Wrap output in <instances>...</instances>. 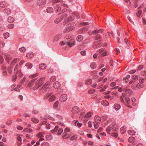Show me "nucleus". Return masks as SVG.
<instances>
[{
    "instance_id": "obj_27",
    "label": "nucleus",
    "mask_w": 146,
    "mask_h": 146,
    "mask_svg": "<svg viewBox=\"0 0 146 146\" xmlns=\"http://www.w3.org/2000/svg\"><path fill=\"white\" fill-rule=\"evenodd\" d=\"M17 60L16 58L13 59L10 65V67L11 68H13V67L14 65L17 62Z\"/></svg>"
},
{
    "instance_id": "obj_11",
    "label": "nucleus",
    "mask_w": 146,
    "mask_h": 146,
    "mask_svg": "<svg viewBox=\"0 0 146 146\" xmlns=\"http://www.w3.org/2000/svg\"><path fill=\"white\" fill-rule=\"evenodd\" d=\"M97 52L100 54H101H101V56H106L107 53V52L106 50H104L102 48L99 49L98 50Z\"/></svg>"
},
{
    "instance_id": "obj_29",
    "label": "nucleus",
    "mask_w": 146,
    "mask_h": 146,
    "mask_svg": "<svg viewBox=\"0 0 146 146\" xmlns=\"http://www.w3.org/2000/svg\"><path fill=\"white\" fill-rule=\"evenodd\" d=\"M128 133L129 134L131 135H134L135 133V132L134 131L131 130H129L128 131Z\"/></svg>"
},
{
    "instance_id": "obj_6",
    "label": "nucleus",
    "mask_w": 146,
    "mask_h": 146,
    "mask_svg": "<svg viewBox=\"0 0 146 146\" xmlns=\"http://www.w3.org/2000/svg\"><path fill=\"white\" fill-rule=\"evenodd\" d=\"M135 139L134 137H131L128 139V141L130 143H132V145H134L137 143V142L135 141Z\"/></svg>"
},
{
    "instance_id": "obj_57",
    "label": "nucleus",
    "mask_w": 146,
    "mask_h": 146,
    "mask_svg": "<svg viewBox=\"0 0 146 146\" xmlns=\"http://www.w3.org/2000/svg\"><path fill=\"white\" fill-rule=\"evenodd\" d=\"M38 75V74L37 73L36 74H35L33 75H32L29 76V77L30 78H33L34 77H36Z\"/></svg>"
},
{
    "instance_id": "obj_35",
    "label": "nucleus",
    "mask_w": 146,
    "mask_h": 146,
    "mask_svg": "<svg viewBox=\"0 0 146 146\" xmlns=\"http://www.w3.org/2000/svg\"><path fill=\"white\" fill-rule=\"evenodd\" d=\"M52 94V92H50L48 94L45 95L44 97V99H46L49 97Z\"/></svg>"
},
{
    "instance_id": "obj_13",
    "label": "nucleus",
    "mask_w": 146,
    "mask_h": 146,
    "mask_svg": "<svg viewBox=\"0 0 146 146\" xmlns=\"http://www.w3.org/2000/svg\"><path fill=\"white\" fill-rule=\"evenodd\" d=\"M72 111L73 113L75 114L78 112L79 111V109L78 107L74 106L72 108Z\"/></svg>"
},
{
    "instance_id": "obj_47",
    "label": "nucleus",
    "mask_w": 146,
    "mask_h": 146,
    "mask_svg": "<svg viewBox=\"0 0 146 146\" xmlns=\"http://www.w3.org/2000/svg\"><path fill=\"white\" fill-rule=\"evenodd\" d=\"M9 33L7 32L5 33L4 34V37L5 38H7L9 36Z\"/></svg>"
},
{
    "instance_id": "obj_51",
    "label": "nucleus",
    "mask_w": 146,
    "mask_h": 146,
    "mask_svg": "<svg viewBox=\"0 0 146 146\" xmlns=\"http://www.w3.org/2000/svg\"><path fill=\"white\" fill-rule=\"evenodd\" d=\"M101 38V36L99 34H97L96 35L95 38L96 40H98V39Z\"/></svg>"
},
{
    "instance_id": "obj_49",
    "label": "nucleus",
    "mask_w": 146,
    "mask_h": 146,
    "mask_svg": "<svg viewBox=\"0 0 146 146\" xmlns=\"http://www.w3.org/2000/svg\"><path fill=\"white\" fill-rule=\"evenodd\" d=\"M141 13V10H139L136 13L137 16V17H139Z\"/></svg>"
},
{
    "instance_id": "obj_50",
    "label": "nucleus",
    "mask_w": 146,
    "mask_h": 146,
    "mask_svg": "<svg viewBox=\"0 0 146 146\" xmlns=\"http://www.w3.org/2000/svg\"><path fill=\"white\" fill-rule=\"evenodd\" d=\"M37 136L39 137H44L43 133L42 132L39 133L37 135Z\"/></svg>"
},
{
    "instance_id": "obj_46",
    "label": "nucleus",
    "mask_w": 146,
    "mask_h": 146,
    "mask_svg": "<svg viewBox=\"0 0 146 146\" xmlns=\"http://www.w3.org/2000/svg\"><path fill=\"white\" fill-rule=\"evenodd\" d=\"M63 130L62 128H60L59 129L58 132V135L61 134L63 132Z\"/></svg>"
},
{
    "instance_id": "obj_9",
    "label": "nucleus",
    "mask_w": 146,
    "mask_h": 146,
    "mask_svg": "<svg viewBox=\"0 0 146 146\" xmlns=\"http://www.w3.org/2000/svg\"><path fill=\"white\" fill-rule=\"evenodd\" d=\"M95 121L94 123L96 124H100L101 121V118L98 115H96L94 118Z\"/></svg>"
},
{
    "instance_id": "obj_54",
    "label": "nucleus",
    "mask_w": 146,
    "mask_h": 146,
    "mask_svg": "<svg viewBox=\"0 0 146 146\" xmlns=\"http://www.w3.org/2000/svg\"><path fill=\"white\" fill-rule=\"evenodd\" d=\"M14 27V25L13 24H10L8 25V27L9 29H13Z\"/></svg>"
},
{
    "instance_id": "obj_28",
    "label": "nucleus",
    "mask_w": 146,
    "mask_h": 146,
    "mask_svg": "<svg viewBox=\"0 0 146 146\" xmlns=\"http://www.w3.org/2000/svg\"><path fill=\"white\" fill-rule=\"evenodd\" d=\"M8 21L10 23H13L14 21V19L11 17H9L8 18Z\"/></svg>"
},
{
    "instance_id": "obj_26",
    "label": "nucleus",
    "mask_w": 146,
    "mask_h": 146,
    "mask_svg": "<svg viewBox=\"0 0 146 146\" xmlns=\"http://www.w3.org/2000/svg\"><path fill=\"white\" fill-rule=\"evenodd\" d=\"M102 105L105 106H106L108 105L109 103L106 100L102 101L101 102Z\"/></svg>"
},
{
    "instance_id": "obj_8",
    "label": "nucleus",
    "mask_w": 146,
    "mask_h": 146,
    "mask_svg": "<svg viewBox=\"0 0 146 146\" xmlns=\"http://www.w3.org/2000/svg\"><path fill=\"white\" fill-rule=\"evenodd\" d=\"M102 45V44L100 43L98 41H95L94 42L93 46L94 48H96L101 47Z\"/></svg>"
},
{
    "instance_id": "obj_38",
    "label": "nucleus",
    "mask_w": 146,
    "mask_h": 146,
    "mask_svg": "<svg viewBox=\"0 0 146 146\" xmlns=\"http://www.w3.org/2000/svg\"><path fill=\"white\" fill-rule=\"evenodd\" d=\"M67 15L65 13H64L61 16L60 18V19H61V21L62 20L66 19V18L67 17Z\"/></svg>"
},
{
    "instance_id": "obj_45",
    "label": "nucleus",
    "mask_w": 146,
    "mask_h": 146,
    "mask_svg": "<svg viewBox=\"0 0 146 146\" xmlns=\"http://www.w3.org/2000/svg\"><path fill=\"white\" fill-rule=\"evenodd\" d=\"M138 76L137 75H134L132 77V78L135 80H137L138 79Z\"/></svg>"
},
{
    "instance_id": "obj_24",
    "label": "nucleus",
    "mask_w": 146,
    "mask_h": 146,
    "mask_svg": "<svg viewBox=\"0 0 146 146\" xmlns=\"http://www.w3.org/2000/svg\"><path fill=\"white\" fill-rule=\"evenodd\" d=\"M7 5V3L5 1H2L0 3V6L2 8L6 7Z\"/></svg>"
},
{
    "instance_id": "obj_59",
    "label": "nucleus",
    "mask_w": 146,
    "mask_h": 146,
    "mask_svg": "<svg viewBox=\"0 0 146 146\" xmlns=\"http://www.w3.org/2000/svg\"><path fill=\"white\" fill-rule=\"evenodd\" d=\"M123 97L121 96H120V99L121 101V102L123 103H124V101L123 98Z\"/></svg>"
},
{
    "instance_id": "obj_60",
    "label": "nucleus",
    "mask_w": 146,
    "mask_h": 146,
    "mask_svg": "<svg viewBox=\"0 0 146 146\" xmlns=\"http://www.w3.org/2000/svg\"><path fill=\"white\" fill-rule=\"evenodd\" d=\"M125 100V101L126 102L128 103L129 104L130 102V100L129 99L128 97H127L126 98H124Z\"/></svg>"
},
{
    "instance_id": "obj_44",
    "label": "nucleus",
    "mask_w": 146,
    "mask_h": 146,
    "mask_svg": "<svg viewBox=\"0 0 146 146\" xmlns=\"http://www.w3.org/2000/svg\"><path fill=\"white\" fill-rule=\"evenodd\" d=\"M61 19H60V18H57L55 20L54 22L56 23H59L61 21Z\"/></svg>"
},
{
    "instance_id": "obj_30",
    "label": "nucleus",
    "mask_w": 146,
    "mask_h": 146,
    "mask_svg": "<svg viewBox=\"0 0 146 146\" xmlns=\"http://www.w3.org/2000/svg\"><path fill=\"white\" fill-rule=\"evenodd\" d=\"M92 114V113L91 112H89L86 114L84 116V117L86 118H88L91 117Z\"/></svg>"
},
{
    "instance_id": "obj_17",
    "label": "nucleus",
    "mask_w": 146,
    "mask_h": 146,
    "mask_svg": "<svg viewBox=\"0 0 146 146\" xmlns=\"http://www.w3.org/2000/svg\"><path fill=\"white\" fill-rule=\"evenodd\" d=\"M46 67V66L45 64L42 63L39 65V68L40 70H44Z\"/></svg>"
},
{
    "instance_id": "obj_40",
    "label": "nucleus",
    "mask_w": 146,
    "mask_h": 146,
    "mask_svg": "<svg viewBox=\"0 0 146 146\" xmlns=\"http://www.w3.org/2000/svg\"><path fill=\"white\" fill-rule=\"evenodd\" d=\"M126 130L124 127H122L120 129V132L122 134H124L126 132Z\"/></svg>"
},
{
    "instance_id": "obj_39",
    "label": "nucleus",
    "mask_w": 146,
    "mask_h": 146,
    "mask_svg": "<svg viewBox=\"0 0 146 146\" xmlns=\"http://www.w3.org/2000/svg\"><path fill=\"white\" fill-rule=\"evenodd\" d=\"M17 139L18 141V144L19 145H20L21 144V138L19 136L17 137Z\"/></svg>"
},
{
    "instance_id": "obj_25",
    "label": "nucleus",
    "mask_w": 146,
    "mask_h": 146,
    "mask_svg": "<svg viewBox=\"0 0 146 146\" xmlns=\"http://www.w3.org/2000/svg\"><path fill=\"white\" fill-rule=\"evenodd\" d=\"M5 56L6 61L9 62V60H10L11 58V56L9 54H5Z\"/></svg>"
},
{
    "instance_id": "obj_23",
    "label": "nucleus",
    "mask_w": 146,
    "mask_h": 146,
    "mask_svg": "<svg viewBox=\"0 0 146 146\" xmlns=\"http://www.w3.org/2000/svg\"><path fill=\"white\" fill-rule=\"evenodd\" d=\"M46 11L48 13H51L53 12V9L51 7H48L46 9Z\"/></svg>"
},
{
    "instance_id": "obj_33",
    "label": "nucleus",
    "mask_w": 146,
    "mask_h": 146,
    "mask_svg": "<svg viewBox=\"0 0 146 146\" xmlns=\"http://www.w3.org/2000/svg\"><path fill=\"white\" fill-rule=\"evenodd\" d=\"M86 84L89 85L92 82V80L90 79H88L85 80V82Z\"/></svg>"
},
{
    "instance_id": "obj_20",
    "label": "nucleus",
    "mask_w": 146,
    "mask_h": 146,
    "mask_svg": "<svg viewBox=\"0 0 146 146\" xmlns=\"http://www.w3.org/2000/svg\"><path fill=\"white\" fill-rule=\"evenodd\" d=\"M3 11L7 15H8L11 13L10 10L9 9L7 8L4 9Z\"/></svg>"
},
{
    "instance_id": "obj_5",
    "label": "nucleus",
    "mask_w": 146,
    "mask_h": 146,
    "mask_svg": "<svg viewBox=\"0 0 146 146\" xmlns=\"http://www.w3.org/2000/svg\"><path fill=\"white\" fill-rule=\"evenodd\" d=\"M75 29V27H73L71 24L68 25L66 28L64 29V32L65 33L69 32Z\"/></svg>"
},
{
    "instance_id": "obj_62",
    "label": "nucleus",
    "mask_w": 146,
    "mask_h": 146,
    "mask_svg": "<svg viewBox=\"0 0 146 146\" xmlns=\"http://www.w3.org/2000/svg\"><path fill=\"white\" fill-rule=\"evenodd\" d=\"M80 53L82 55L85 56L86 55V51L85 50L81 51Z\"/></svg>"
},
{
    "instance_id": "obj_58",
    "label": "nucleus",
    "mask_w": 146,
    "mask_h": 146,
    "mask_svg": "<svg viewBox=\"0 0 146 146\" xmlns=\"http://www.w3.org/2000/svg\"><path fill=\"white\" fill-rule=\"evenodd\" d=\"M94 128L96 129H97L99 127V124H96L95 123H94Z\"/></svg>"
},
{
    "instance_id": "obj_15",
    "label": "nucleus",
    "mask_w": 146,
    "mask_h": 146,
    "mask_svg": "<svg viewBox=\"0 0 146 146\" xmlns=\"http://www.w3.org/2000/svg\"><path fill=\"white\" fill-rule=\"evenodd\" d=\"M74 19V17L73 16H71L68 17V19H65V21L66 22H70L73 21Z\"/></svg>"
},
{
    "instance_id": "obj_12",
    "label": "nucleus",
    "mask_w": 146,
    "mask_h": 146,
    "mask_svg": "<svg viewBox=\"0 0 146 146\" xmlns=\"http://www.w3.org/2000/svg\"><path fill=\"white\" fill-rule=\"evenodd\" d=\"M46 2V0H38L37 1V3L38 5L40 6L44 5Z\"/></svg>"
},
{
    "instance_id": "obj_3",
    "label": "nucleus",
    "mask_w": 146,
    "mask_h": 146,
    "mask_svg": "<svg viewBox=\"0 0 146 146\" xmlns=\"http://www.w3.org/2000/svg\"><path fill=\"white\" fill-rule=\"evenodd\" d=\"M75 43L74 41H73L72 43L68 41L64 42L62 41L60 42V44L62 46H67L69 45L70 47H71L75 44Z\"/></svg>"
},
{
    "instance_id": "obj_14",
    "label": "nucleus",
    "mask_w": 146,
    "mask_h": 146,
    "mask_svg": "<svg viewBox=\"0 0 146 146\" xmlns=\"http://www.w3.org/2000/svg\"><path fill=\"white\" fill-rule=\"evenodd\" d=\"M60 86V84L58 82H54L53 84V87L54 88H58Z\"/></svg>"
},
{
    "instance_id": "obj_31",
    "label": "nucleus",
    "mask_w": 146,
    "mask_h": 146,
    "mask_svg": "<svg viewBox=\"0 0 146 146\" xmlns=\"http://www.w3.org/2000/svg\"><path fill=\"white\" fill-rule=\"evenodd\" d=\"M55 99V96L53 95L51 96L49 98L48 100L50 102H52Z\"/></svg>"
},
{
    "instance_id": "obj_53",
    "label": "nucleus",
    "mask_w": 146,
    "mask_h": 146,
    "mask_svg": "<svg viewBox=\"0 0 146 146\" xmlns=\"http://www.w3.org/2000/svg\"><path fill=\"white\" fill-rule=\"evenodd\" d=\"M19 51L21 52H24L25 50V49L24 47H22L19 49Z\"/></svg>"
},
{
    "instance_id": "obj_34",
    "label": "nucleus",
    "mask_w": 146,
    "mask_h": 146,
    "mask_svg": "<svg viewBox=\"0 0 146 146\" xmlns=\"http://www.w3.org/2000/svg\"><path fill=\"white\" fill-rule=\"evenodd\" d=\"M58 129V126H56L51 131V132L54 134L56 132Z\"/></svg>"
},
{
    "instance_id": "obj_10",
    "label": "nucleus",
    "mask_w": 146,
    "mask_h": 146,
    "mask_svg": "<svg viewBox=\"0 0 146 146\" xmlns=\"http://www.w3.org/2000/svg\"><path fill=\"white\" fill-rule=\"evenodd\" d=\"M67 98V96L66 94H63L62 95L60 98V100L62 102H64L66 101Z\"/></svg>"
},
{
    "instance_id": "obj_63",
    "label": "nucleus",
    "mask_w": 146,
    "mask_h": 146,
    "mask_svg": "<svg viewBox=\"0 0 146 146\" xmlns=\"http://www.w3.org/2000/svg\"><path fill=\"white\" fill-rule=\"evenodd\" d=\"M99 33V31L98 30H96L93 32V34H96Z\"/></svg>"
},
{
    "instance_id": "obj_21",
    "label": "nucleus",
    "mask_w": 146,
    "mask_h": 146,
    "mask_svg": "<svg viewBox=\"0 0 146 146\" xmlns=\"http://www.w3.org/2000/svg\"><path fill=\"white\" fill-rule=\"evenodd\" d=\"M113 108L117 111L120 108V106L118 104H115L113 106Z\"/></svg>"
},
{
    "instance_id": "obj_52",
    "label": "nucleus",
    "mask_w": 146,
    "mask_h": 146,
    "mask_svg": "<svg viewBox=\"0 0 146 146\" xmlns=\"http://www.w3.org/2000/svg\"><path fill=\"white\" fill-rule=\"evenodd\" d=\"M41 146H49V144L47 142H44L41 144Z\"/></svg>"
},
{
    "instance_id": "obj_16",
    "label": "nucleus",
    "mask_w": 146,
    "mask_h": 146,
    "mask_svg": "<svg viewBox=\"0 0 146 146\" xmlns=\"http://www.w3.org/2000/svg\"><path fill=\"white\" fill-rule=\"evenodd\" d=\"M15 73H16V76H17V77H19V78H21L23 76V74L20 70L16 72Z\"/></svg>"
},
{
    "instance_id": "obj_42",
    "label": "nucleus",
    "mask_w": 146,
    "mask_h": 146,
    "mask_svg": "<svg viewBox=\"0 0 146 146\" xmlns=\"http://www.w3.org/2000/svg\"><path fill=\"white\" fill-rule=\"evenodd\" d=\"M31 121L34 123H37L39 122V120L35 118H32L31 119Z\"/></svg>"
},
{
    "instance_id": "obj_61",
    "label": "nucleus",
    "mask_w": 146,
    "mask_h": 146,
    "mask_svg": "<svg viewBox=\"0 0 146 146\" xmlns=\"http://www.w3.org/2000/svg\"><path fill=\"white\" fill-rule=\"evenodd\" d=\"M39 111L37 110H34L32 111L33 114H37L39 113Z\"/></svg>"
},
{
    "instance_id": "obj_36",
    "label": "nucleus",
    "mask_w": 146,
    "mask_h": 146,
    "mask_svg": "<svg viewBox=\"0 0 146 146\" xmlns=\"http://www.w3.org/2000/svg\"><path fill=\"white\" fill-rule=\"evenodd\" d=\"M90 67L92 69H94L96 67V65L95 63L93 62L90 65Z\"/></svg>"
},
{
    "instance_id": "obj_64",
    "label": "nucleus",
    "mask_w": 146,
    "mask_h": 146,
    "mask_svg": "<svg viewBox=\"0 0 146 146\" xmlns=\"http://www.w3.org/2000/svg\"><path fill=\"white\" fill-rule=\"evenodd\" d=\"M3 56L0 55V63H2L3 62Z\"/></svg>"
},
{
    "instance_id": "obj_18",
    "label": "nucleus",
    "mask_w": 146,
    "mask_h": 146,
    "mask_svg": "<svg viewBox=\"0 0 146 146\" xmlns=\"http://www.w3.org/2000/svg\"><path fill=\"white\" fill-rule=\"evenodd\" d=\"M50 84V82H47L46 83L44 84L43 85L42 87V88L43 89H44L46 90L48 88V86Z\"/></svg>"
},
{
    "instance_id": "obj_22",
    "label": "nucleus",
    "mask_w": 146,
    "mask_h": 146,
    "mask_svg": "<svg viewBox=\"0 0 146 146\" xmlns=\"http://www.w3.org/2000/svg\"><path fill=\"white\" fill-rule=\"evenodd\" d=\"M83 39V37L82 35H78L76 38L77 40L79 42L81 41Z\"/></svg>"
},
{
    "instance_id": "obj_1",
    "label": "nucleus",
    "mask_w": 146,
    "mask_h": 146,
    "mask_svg": "<svg viewBox=\"0 0 146 146\" xmlns=\"http://www.w3.org/2000/svg\"><path fill=\"white\" fill-rule=\"evenodd\" d=\"M139 83L135 82V84H133L131 85V87L133 89L136 90V88H141L143 87V83L144 82L143 78L141 77L139 78Z\"/></svg>"
},
{
    "instance_id": "obj_2",
    "label": "nucleus",
    "mask_w": 146,
    "mask_h": 146,
    "mask_svg": "<svg viewBox=\"0 0 146 146\" xmlns=\"http://www.w3.org/2000/svg\"><path fill=\"white\" fill-rule=\"evenodd\" d=\"M70 131V130L69 128L68 127L65 128L64 130V132L62 134V137L64 139L68 138L70 137V135L68 133Z\"/></svg>"
},
{
    "instance_id": "obj_37",
    "label": "nucleus",
    "mask_w": 146,
    "mask_h": 146,
    "mask_svg": "<svg viewBox=\"0 0 146 146\" xmlns=\"http://www.w3.org/2000/svg\"><path fill=\"white\" fill-rule=\"evenodd\" d=\"M104 97L105 98L108 99L109 100H111L113 99L114 98L113 96H111L110 95L105 96Z\"/></svg>"
},
{
    "instance_id": "obj_41",
    "label": "nucleus",
    "mask_w": 146,
    "mask_h": 146,
    "mask_svg": "<svg viewBox=\"0 0 146 146\" xmlns=\"http://www.w3.org/2000/svg\"><path fill=\"white\" fill-rule=\"evenodd\" d=\"M34 56L33 53V52H29L28 53V58H31Z\"/></svg>"
},
{
    "instance_id": "obj_55",
    "label": "nucleus",
    "mask_w": 146,
    "mask_h": 146,
    "mask_svg": "<svg viewBox=\"0 0 146 146\" xmlns=\"http://www.w3.org/2000/svg\"><path fill=\"white\" fill-rule=\"evenodd\" d=\"M58 101H56L54 103V107L55 108H56L58 106Z\"/></svg>"
},
{
    "instance_id": "obj_32",
    "label": "nucleus",
    "mask_w": 146,
    "mask_h": 146,
    "mask_svg": "<svg viewBox=\"0 0 146 146\" xmlns=\"http://www.w3.org/2000/svg\"><path fill=\"white\" fill-rule=\"evenodd\" d=\"M54 9L56 12H58L60 11L61 10V7L58 5H56L54 7Z\"/></svg>"
},
{
    "instance_id": "obj_43",
    "label": "nucleus",
    "mask_w": 146,
    "mask_h": 146,
    "mask_svg": "<svg viewBox=\"0 0 146 146\" xmlns=\"http://www.w3.org/2000/svg\"><path fill=\"white\" fill-rule=\"evenodd\" d=\"M77 138V137L76 135H74L70 138V140L71 141L74 140L76 139Z\"/></svg>"
},
{
    "instance_id": "obj_19",
    "label": "nucleus",
    "mask_w": 146,
    "mask_h": 146,
    "mask_svg": "<svg viewBox=\"0 0 146 146\" xmlns=\"http://www.w3.org/2000/svg\"><path fill=\"white\" fill-rule=\"evenodd\" d=\"M62 35L61 34H58L56 35L54 38L53 41H57L60 38H61Z\"/></svg>"
},
{
    "instance_id": "obj_7",
    "label": "nucleus",
    "mask_w": 146,
    "mask_h": 146,
    "mask_svg": "<svg viewBox=\"0 0 146 146\" xmlns=\"http://www.w3.org/2000/svg\"><path fill=\"white\" fill-rule=\"evenodd\" d=\"M123 91L125 92L127 95H131L132 94V90L127 88H123Z\"/></svg>"
},
{
    "instance_id": "obj_48",
    "label": "nucleus",
    "mask_w": 146,
    "mask_h": 146,
    "mask_svg": "<svg viewBox=\"0 0 146 146\" xmlns=\"http://www.w3.org/2000/svg\"><path fill=\"white\" fill-rule=\"evenodd\" d=\"M112 128V127H111L110 126H109L107 128L106 131L108 133H110V130Z\"/></svg>"
},
{
    "instance_id": "obj_4",
    "label": "nucleus",
    "mask_w": 146,
    "mask_h": 146,
    "mask_svg": "<svg viewBox=\"0 0 146 146\" xmlns=\"http://www.w3.org/2000/svg\"><path fill=\"white\" fill-rule=\"evenodd\" d=\"M44 77H42L37 80L35 82L36 84L39 87L40 86L44 83L43 81L44 80Z\"/></svg>"
},
{
    "instance_id": "obj_56",
    "label": "nucleus",
    "mask_w": 146,
    "mask_h": 146,
    "mask_svg": "<svg viewBox=\"0 0 146 146\" xmlns=\"http://www.w3.org/2000/svg\"><path fill=\"white\" fill-rule=\"evenodd\" d=\"M95 92V91L94 90H89L88 92L90 94H93Z\"/></svg>"
}]
</instances>
